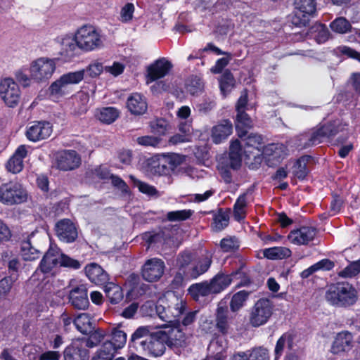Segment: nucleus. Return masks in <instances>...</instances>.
Wrapping results in <instances>:
<instances>
[{
    "instance_id": "f257e3e1",
    "label": "nucleus",
    "mask_w": 360,
    "mask_h": 360,
    "mask_svg": "<svg viewBox=\"0 0 360 360\" xmlns=\"http://www.w3.org/2000/svg\"><path fill=\"white\" fill-rule=\"evenodd\" d=\"M76 41L78 49L84 52H91L104 47L105 38L96 27L86 24L80 26L76 31Z\"/></svg>"
},
{
    "instance_id": "f03ea898",
    "label": "nucleus",
    "mask_w": 360,
    "mask_h": 360,
    "mask_svg": "<svg viewBox=\"0 0 360 360\" xmlns=\"http://www.w3.org/2000/svg\"><path fill=\"white\" fill-rule=\"evenodd\" d=\"M326 299L332 305L347 307L356 302V291L348 283H338L330 286L326 293Z\"/></svg>"
},
{
    "instance_id": "7ed1b4c3",
    "label": "nucleus",
    "mask_w": 360,
    "mask_h": 360,
    "mask_svg": "<svg viewBox=\"0 0 360 360\" xmlns=\"http://www.w3.org/2000/svg\"><path fill=\"white\" fill-rule=\"evenodd\" d=\"M56 68V60L41 57L31 62L29 68L30 77L36 82H46L53 75Z\"/></svg>"
},
{
    "instance_id": "20e7f679",
    "label": "nucleus",
    "mask_w": 360,
    "mask_h": 360,
    "mask_svg": "<svg viewBox=\"0 0 360 360\" xmlns=\"http://www.w3.org/2000/svg\"><path fill=\"white\" fill-rule=\"evenodd\" d=\"M84 76V70L70 72L61 75L49 86V91L51 96L60 97L70 91V86L79 83Z\"/></svg>"
},
{
    "instance_id": "39448f33",
    "label": "nucleus",
    "mask_w": 360,
    "mask_h": 360,
    "mask_svg": "<svg viewBox=\"0 0 360 360\" xmlns=\"http://www.w3.org/2000/svg\"><path fill=\"white\" fill-rule=\"evenodd\" d=\"M27 198V192L18 182L9 181L0 186V202L4 205L20 204Z\"/></svg>"
},
{
    "instance_id": "423d86ee",
    "label": "nucleus",
    "mask_w": 360,
    "mask_h": 360,
    "mask_svg": "<svg viewBox=\"0 0 360 360\" xmlns=\"http://www.w3.org/2000/svg\"><path fill=\"white\" fill-rule=\"evenodd\" d=\"M151 307H155V311L159 318L170 324H178V318L183 314L186 309V303L178 297L174 296L168 306L169 314H165V307L161 304L154 305L152 302H148L145 305Z\"/></svg>"
},
{
    "instance_id": "0eeeda50",
    "label": "nucleus",
    "mask_w": 360,
    "mask_h": 360,
    "mask_svg": "<svg viewBox=\"0 0 360 360\" xmlns=\"http://www.w3.org/2000/svg\"><path fill=\"white\" fill-rule=\"evenodd\" d=\"M274 306L267 299H259L250 310L249 323L259 327L267 323L273 314Z\"/></svg>"
},
{
    "instance_id": "6e6552de",
    "label": "nucleus",
    "mask_w": 360,
    "mask_h": 360,
    "mask_svg": "<svg viewBox=\"0 0 360 360\" xmlns=\"http://www.w3.org/2000/svg\"><path fill=\"white\" fill-rule=\"evenodd\" d=\"M316 3L315 0H295V11L292 22L296 26L306 25L309 18L316 12Z\"/></svg>"
},
{
    "instance_id": "1a4fd4ad",
    "label": "nucleus",
    "mask_w": 360,
    "mask_h": 360,
    "mask_svg": "<svg viewBox=\"0 0 360 360\" xmlns=\"http://www.w3.org/2000/svg\"><path fill=\"white\" fill-rule=\"evenodd\" d=\"M21 96L18 84L12 78H4L0 82V97L9 108L18 105Z\"/></svg>"
},
{
    "instance_id": "9d476101",
    "label": "nucleus",
    "mask_w": 360,
    "mask_h": 360,
    "mask_svg": "<svg viewBox=\"0 0 360 360\" xmlns=\"http://www.w3.org/2000/svg\"><path fill=\"white\" fill-rule=\"evenodd\" d=\"M165 335L162 330L151 333L139 349L152 356H162L165 351Z\"/></svg>"
},
{
    "instance_id": "9b49d317",
    "label": "nucleus",
    "mask_w": 360,
    "mask_h": 360,
    "mask_svg": "<svg viewBox=\"0 0 360 360\" xmlns=\"http://www.w3.org/2000/svg\"><path fill=\"white\" fill-rule=\"evenodd\" d=\"M165 264L160 258H151L147 259L141 268L143 278L148 282H155L163 275Z\"/></svg>"
},
{
    "instance_id": "f8f14e48",
    "label": "nucleus",
    "mask_w": 360,
    "mask_h": 360,
    "mask_svg": "<svg viewBox=\"0 0 360 360\" xmlns=\"http://www.w3.org/2000/svg\"><path fill=\"white\" fill-rule=\"evenodd\" d=\"M52 131V125L49 122H33L27 127L25 136L29 141L37 142L49 138Z\"/></svg>"
},
{
    "instance_id": "ddd939ff",
    "label": "nucleus",
    "mask_w": 360,
    "mask_h": 360,
    "mask_svg": "<svg viewBox=\"0 0 360 360\" xmlns=\"http://www.w3.org/2000/svg\"><path fill=\"white\" fill-rule=\"evenodd\" d=\"M60 250L57 246L51 245L40 262L41 271L45 274L54 275L60 265Z\"/></svg>"
},
{
    "instance_id": "4468645a",
    "label": "nucleus",
    "mask_w": 360,
    "mask_h": 360,
    "mask_svg": "<svg viewBox=\"0 0 360 360\" xmlns=\"http://www.w3.org/2000/svg\"><path fill=\"white\" fill-rule=\"evenodd\" d=\"M172 68V64L166 58L156 60L147 68V83L165 77Z\"/></svg>"
},
{
    "instance_id": "2eb2a0df",
    "label": "nucleus",
    "mask_w": 360,
    "mask_h": 360,
    "mask_svg": "<svg viewBox=\"0 0 360 360\" xmlns=\"http://www.w3.org/2000/svg\"><path fill=\"white\" fill-rule=\"evenodd\" d=\"M56 163L58 168L61 170H72L79 166L81 158L75 150H63L58 153Z\"/></svg>"
},
{
    "instance_id": "dca6fc26",
    "label": "nucleus",
    "mask_w": 360,
    "mask_h": 360,
    "mask_svg": "<svg viewBox=\"0 0 360 360\" xmlns=\"http://www.w3.org/2000/svg\"><path fill=\"white\" fill-rule=\"evenodd\" d=\"M212 257L213 253L205 250L186 272V279L197 278L207 272L212 263Z\"/></svg>"
},
{
    "instance_id": "f3484780",
    "label": "nucleus",
    "mask_w": 360,
    "mask_h": 360,
    "mask_svg": "<svg viewBox=\"0 0 360 360\" xmlns=\"http://www.w3.org/2000/svg\"><path fill=\"white\" fill-rule=\"evenodd\" d=\"M56 233L58 238L64 243L74 242L78 236L75 224L70 219H62L56 224Z\"/></svg>"
},
{
    "instance_id": "a211bd4d",
    "label": "nucleus",
    "mask_w": 360,
    "mask_h": 360,
    "mask_svg": "<svg viewBox=\"0 0 360 360\" xmlns=\"http://www.w3.org/2000/svg\"><path fill=\"white\" fill-rule=\"evenodd\" d=\"M177 324H171L170 326L162 325L161 328H165L162 330L165 335V342L170 347H180L186 344V336Z\"/></svg>"
},
{
    "instance_id": "6ab92c4d",
    "label": "nucleus",
    "mask_w": 360,
    "mask_h": 360,
    "mask_svg": "<svg viewBox=\"0 0 360 360\" xmlns=\"http://www.w3.org/2000/svg\"><path fill=\"white\" fill-rule=\"evenodd\" d=\"M316 231L314 228L302 226L291 231L288 236L289 241L296 245H304L312 241L315 238Z\"/></svg>"
},
{
    "instance_id": "aec40b11",
    "label": "nucleus",
    "mask_w": 360,
    "mask_h": 360,
    "mask_svg": "<svg viewBox=\"0 0 360 360\" xmlns=\"http://www.w3.org/2000/svg\"><path fill=\"white\" fill-rule=\"evenodd\" d=\"M69 297L72 305L77 309L85 310L89 305L87 288L84 284L73 287L70 291Z\"/></svg>"
},
{
    "instance_id": "412c9836",
    "label": "nucleus",
    "mask_w": 360,
    "mask_h": 360,
    "mask_svg": "<svg viewBox=\"0 0 360 360\" xmlns=\"http://www.w3.org/2000/svg\"><path fill=\"white\" fill-rule=\"evenodd\" d=\"M245 149L243 153L250 158L251 156L256 158L260 156L263 145V137L257 134H250L246 137L244 136Z\"/></svg>"
},
{
    "instance_id": "4be33fe9",
    "label": "nucleus",
    "mask_w": 360,
    "mask_h": 360,
    "mask_svg": "<svg viewBox=\"0 0 360 360\" xmlns=\"http://www.w3.org/2000/svg\"><path fill=\"white\" fill-rule=\"evenodd\" d=\"M233 131V125L229 120H224L213 126L211 129V139L215 144L224 141Z\"/></svg>"
},
{
    "instance_id": "5701e85b",
    "label": "nucleus",
    "mask_w": 360,
    "mask_h": 360,
    "mask_svg": "<svg viewBox=\"0 0 360 360\" xmlns=\"http://www.w3.org/2000/svg\"><path fill=\"white\" fill-rule=\"evenodd\" d=\"M127 108L132 115H143L148 109V103L146 97L139 93L131 94L127 101Z\"/></svg>"
},
{
    "instance_id": "b1692460",
    "label": "nucleus",
    "mask_w": 360,
    "mask_h": 360,
    "mask_svg": "<svg viewBox=\"0 0 360 360\" xmlns=\"http://www.w3.org/2000/svg\"><path fill=\"white\" fill-rule=\"evenodd\" d=\"M28 147L25 145L20 146L12 157L6 163V169L9 172L17 174L22 171L23 168V159L27 154Z\"/></svg>"
},
{
    "instance_id": "393cba45",
    "label": "nucleus",
    "mask_w": 360,
    "mask_h": 360,
    "mask_svg": "<svg viewBox=\"0 0 360 360\" xmlns=\"http://www.w3.org/2000/svg\"><path fill=\"white\" fill-rule=\"evenodd\" d=\"M240 274L231 273V274H225L222 272L218 273L209 282L214 294H217L225 290L230 284L234 281L237 275Z\"/></svg>"
},
{
    "instance_id": "a878e982",
    "label": "nucleus",
    "mask_w": 360,
    "mask_h": 360,
    "mask_svg": "<svg viewBox=\"0 0 360 360\" xmlns=\"http://www.w3.org/2000/svg\"><path fill=\"white\" fill-rule=\"evenodd\" d=\"M353 337L347 331L339 333L331 347V352L338 354L341 352L349 351L352 347Z\"/></svg>"
},
{
    "instance_id": "bb28decb",
    "label": "nucleus",
    "mask_w": 360,
    "mask_h": 360,
    "mask_svg": "<svg viewBox=\"0 0 360 360\" xmlns=\"http://www.w3.org/2000/svg\"><path fill=\"white\" fill-rule=\"evenodd\" d=\"M60 45V53L68 58H72L75 55L78 43L76 41V34L74 35L66 34L58 39Z\"/></svg>"
},
{
    "instance_id": "cd10ccee",
    "label": "nucleus",
    "mask_w": 360,
    "mask_h": 360,
    "mask_svg": "<svg viewBox=\"0 0 360 360\" xmlns=\"http://www.w3.org/2000/svg\"><path fill=\"white\" fill-rule=\"evenodd\" d=\"M216 327L219 332L226 333L229 329L231 319L226 306L219 303L216 311Z\"/></svg>"
},
{
    "instance_id": "c85d7f7f",
    "label": "nucleus",
    "mask_w": 360,
    "mask_h": 360,
    "mask_svg": "<svg viewBox=\"0 0 360 360\" xmlns=\"http://www.w3.org/2000/svg\"><path fill=\"white\" fill-rule=\"evenodd\" d=\"M192 259V254L190 252H184L179 255L177 258L179 271L174 278L176 282L180 283L184 279H186V272L191 268L189 265Z\"/></svg>"
},
{
    "instance_id": "c756f323",
    "label": "nucleus",
    "mask_w": 360,
    "mask_h": 360,
    "mask_svg": "<svg viewBox=\"0 0 360 360\" xmlns=\"http://www.w3.org/2000/svg\"><path fill=\"white\" fill-rule=\"evenodd\" d=\"M85 272L89 279L95 284H101L108 280V274L97 264L91 263L85 267Z\"/></svg>"
},
{
    "instance_id": "7c9ffc66",
    "label": "nucleus",
    "mask_w": 360,
    "mask_h": 360,
    "mask_svg": "<svg viewBox=\"0 0 360 360\" xmlns=\"http://www.w3.org/2000/svg\"><path fill=\"white\" fill-rule=\"evenodd\" d=\"M250 193L245 192L238 196L233 205V217L237 221L243 220L247 214V207L248 205Z\"/></svg>"
},
{
    "instance_id": "2f4dec72",
    "label": "nucleus",
    "mask_w": 360,
    "mask_h": 360,
    "mask_svg": "<svg viewBox=\"0 0 360 360\" xmlns=\"http://www.w3.org/2000/svg\"><path fill=\"white\" fill-rule=\"evenodd\" d=\"M235 125L238 136L243 139L246 136L248 129L252 127V121L245 112H238Z\"/></svg>"
},
{
    "instance_id": "473e14b6",
    "label": "nucleus",
    "mask_w": 360,
    "mask_h": 360,
    "mask_svg": "<svg viewBox=\"0 0 360 360\" xmlns=\"http://www.w3.org/2000/svg\"><path fill=\"white\" fill-rule=\"evenodd\" d=\"M73 323L78 331L82 334H87L94 329L93 323L90 314L80 313L74 319Z\"/></svg>"
},
{
    "instance_id": "72a5a7b5",
    "label": "nucleus",
    "mask_w": 360,
    "mask_h": 360,
    "mask_svg": "<svg viewBox=\"0 0 360 360\" xmlns=\"http://www.w3.org/2000/svg\"><path fill=\"white\" fill-rule=\"evenodd\" d=\"M151 330V326H140L131 335L130 341L137 350L143 345L145 339H147L151 333H154Z\"/></svg>"
},
{
    "instance_id": "f704fd0d",
    "label": "nucleus",
    "mask_w": 360,
    "mask_h": 360,
    "mask_svg": "<svg viewBox=\"0 0 360 360\" xmlns=\"http://www.w3.org/2000/svg\"><path fill=\"white\" fill-rule=\"evenodd\" d=\"M242 148L240 141L238 139L231 141L229 148V158L231 167L236 169L241 164Z\"/></svg>"
},
{
    "instance_id": "c9c22d12",
    "label": "nucleus",
    "mask_w": 360,
    "mask_h": 360,
    "mask_svg": "<svg viewBox=\"0 0 360 360\" xmlns=\"http://www.w3.org/2000/svg\"><path fill=\"white\" fill-rule=\"evenodd\" d=\"M188 291L195 300H198L200 297L214 294L209 282L193 284L189 287Z\"/></svg>"
},
{
    "instance_id": "e433bc0d",
    "label": "nucleus",
    "mask_w": 360,
    "mask_h": 360,
    "mask_svg": "<svg viewBox=\"0 0 360 360\" xmlns=\"http://www.w3.org/2000/svg\"><path fill=\"white\" fill-rule=\"evenodd\" d=\"M283 146L278 143L269 144L262 147L260 155L263 156L266 160H278L283 154Z\"/></svg>"
},
{
    "instance_id": "4c0bfd02",
    "label": "nucleus",
    "mask_w": 360,
    "mask_h": 360,
    "mask_svg": "<svg viewBox=\"0 0 360 360\" xmlns=\"http://www.w3.org/2000/svg\"><path fill=\"white\" fill-rule=\"evenodd\" d=\"M104 292L112 304L120 302L123 298L121 287L114 283H108L104 286Z\"/></svg>"
},
{
    "instance_id": "58836bf2",
    "label": "nucleus",
    "mask_w": 360,
    "mask_h": 360,
    "mask_svg": "<svg viewBox=\"0 0 360 360\" xmlns=\"http://www.w3.org/2000/svg\"><path fill=\"white\" fill-rule=\"evenodd\" d=\"M264 256L269 259H282L291 255V251L285 247H274L264 250Z\"/></svg>"
},
{
    "instance_id": "ea45409f",
    "label": "nucleus",
    "mask_w": 360,
    "mask_h": 360,
    "mask_svg": "<svg viewBox=\"0 0 360 360\" xmlns=\"http://www.w3.org/2000/svg\"><path fill=\"white\" fill-rule=\"evenodd\" d=\"M250 292L240 290L233 295L230 302V309L232 312H237L245 306L248 299Z\"/></svg>"
},
{
    "instance_id": "a19ab883",
    "label": "nucleus",
    "mask_w": 360,
    "mask_h": 360,
    "mask_svg": "<svg viewBox=\"0 0 360 360\" xmlns=\"http://www.w3.org/2000/svg\"><path fill=\"white\" fill-rule=\"evenodd\" d=\"M89 96L84 91L78 92L74 97V106L75 112L78 115L85 113L88 109Z\"/></svg>"
},
{
    "instance_id": "79ce46f5",
    "label": "nucleus",
    "mask_w": 360,
    "mask_h": 360,
    "mask_svg": "<svg viewBox=\"0 0 360 360\" xmlns=\"http://www.w3.org/2000/svg\"><path fill=\"white\" fill-rule=\"evenodd\" d=\"M229 221V213L220 209L214 215L212 229L215 231H220L228 226Z\"/></svg>"
},
{
    "instance_id": "37998d69",
    "label": "nucleus",
    "mask_w": 360,
    "mask_h": 360,
    "mask_svg": "<svg viewBox=\"0 0 360 360\" xmlns=\"http://www.w3.org/2000/svg\"><path fill=\"white\" fill-rule=\"evenodd\" d=\"M315 39L318 44L324 43L328 39V30L327 27L322 24H315L310 30L309 32L307 33Z\"/></svg>"
},
{
    "instance_id": "c03bdc74",
    "label": "nucleus",
    "mask_w": 360,
    "mask_h": 360,
    "mask_svg": "<svg viewBox=\"0 0 360 360\" xmlns=\"http://www.w3.org/2000/svg\"><path fill=\"white\" fill-rule=\"evenodd\" d=\"M20 252L22 259L27 261L35 260L40 256L39 251L32 245L30 240L22 242Z\"/></svg>"
},
{
    "instance_id": "a18cd8bd",
    "label": "nucleus",
    "mask_w": 360,
    "mask_h": 360,
    "mask_svg": "<svg viewBox=\"0 0 360 360\" xmlns=\"http://www.w3.org/2000/svg\"><path fill=\"white\" fill-rule=\"evenodd\" d=\"M96 116L101 122L110 124L118 117L119 112L113 107L103 108L98 110Z\"/></svg>"
},
{
    "instance_id": "49530a36",
    "label": "nucleus",
    "mask_w": 360,
    "mask_h": 360,
    "mask_svg": "<svg viewBox=\"0 0 360 360\" xmlns=\"http://www.w3.org/2000/svg\"><path fill=\"white\" fill-rule=\"evenodd\" d=\"M249 360H270L269 351L264 347H255L246 351Z\"/></svg>"
},
{
    "instance_id": "de8ad7c7",
    "label": "nucleus",
    "mask_w": 360,
    "mask_h": 360,
    "mask_svg": "<svg viewBox=\"0 0 360 360\" xmlns=\"http://www.w3.org/2000/svg\"><path fill=\"white\" fill-rule=\"evenodd\" d=\"M130 179L132 180L134 186L138 188L139 191L142 193H144L150 197H158L159 192L153 186L147 183L143 182L133 176H130Z\"/></svg>"
},
{
    "instance_id": "09e8293b",
    "label": "nucleus",
    "mask_w": 360,
    "mask_h": 360,
    "mask_svg": "<svg viewBox=\"0 0 360 360\" xmlns=\"http://www.w3.org/2000/svg\"><path fill=\"white\" fill-rule=\"evenodd\" d=\"M235 80L233 75L229 70H226L219 79V86L221 93L226 96L231 91L234 86Z\"/></svg>"
},
{
    "instance_id": "8fccbe9b",
    "label": "nucleus",
    "mask_w": 360,
    "mask_h": 360,
    "mask_svg": "<svg viewBox=\"0 0 360 360\" xmlns=\"http://www.w3.org/2000/svg\"><path fill=\"white\" fill-rule=\"evenodd\" d=\"M115 352L113 347L110 342H104L92 360H112Z\"/></svg>"
},
{
    "instance_id": "3c124183",
    "label": "nucleus",
    "mask_w": 360,
    "mask_h": 360,
    "mask_svg": "<svg viewBox=\"0 0 360 360\" xmlns=\"http://www.w3.org/2000/svg\"><path fill=\"white\" fill-rule=\"evenodd\" d=\"M330 26L333 31L340 34L346 33L352 28L350 22L343 17H340L334 20L330 23Z\"/></svg>"
},
{
    "instance_id": "603ef678",
    "label": "nucleus",
    "mask_w": 360,
    "mask_h": 360,
    "mask_svg": "<svg viewBox=\"0 0 360 360\" xmlns=\"http://www.w3.org/2000/svg\"><path fill=\"white\" fill-rule=\"evenodd\" d=\"M191 210H182L167 212L166 217L169 221H181L189 219L193 214Z\"/></svg>"
},
{
    "instance_id": "864d4df0",
    "label": "nucleus",
    "mask_w": 360,
    "mask_h": 360,
    "mask_svg": "<svg viewBox=\"0 0 360 360\" xmlns=\"http://www.w3.org/2000/svg\"><path fill=\"white\" fill-rule=\"evenodd\" d=\"M126 342V333L122 330H115L112 334V340L106 342H110L113 347V351L115 352L117 349L123 347Z\"/></svg>"
},
{
    "instance_id": "5fc2aeb1",
    "label": "nucleus",
    "mask_w": 360,
    "mask_h": 360,
    "mask_svg": "<svg viewBox=\"0 0 360 360\" xmlns=\"http://www.w3.org/2000/svg\"><path fill=\"white\" fill-rule=\"evenodd\" d=\"M168 127V122L164 119H156L150 122V131L160 136L166 134Z\"/></svg>"
},
{
    "instance_id": "6e6d98bb",
    "label": "nucleus",
    "mask_w": 360,
    "mask_h": 360,
    "mask_svg": "<svg viewBox=\"0 0 360 360\" xmlns=\"http://www.w3.org/2000/svg\"><path fill=\"white\" fill-rule=\"evenodd\" d=\"M186 86L187 91L192 95H195L201 92L204 87L203 82L198 77H191Z\"/></svg>"
},
{
    "instance_id": "4d7b16f0",
    "label": "nucleus",
    "mask_w": 360,
    "mask_h": 360,
    "mask_svg": "<svg viewBox=\"0 0 360 360\" xmlns=\"http://www.w3.org/2000/svg\"><path fill=\"white\" fill-rule=\"evenodd\" d=\"M307 158L302 157L297 160L293 167V174L298 179H303L307 176L308 171L307 169Z\"/></svg>"
},
{
    "instance_id": "13d9d810",
    "label": "nucleus",
    "mask_w": 360,
    "mask_h": 360,
    "mask_svg": "<svg viewBox=\"0 0 360 360\" xmlns=\"http://www.w3.org/2000/svg\"><path fill=\"white\" fill-rule=\"evenodd\" d=\"M135 6L132 3H127L122 7L120 13V20L122 22L128 23L134 17Z\"/></svg>"
},
{
    "instance_id": "bf43d9fd",
    "label": "nucleus",
    "mask_w": 360,
    "mask_h": 360,
    "mask_svg": "<svg viewBox=\"0 0 360 360\" xmlns=\"http://www.w3.org/2000/svg\"><path fill=\"white\" fill-rule=\"evenodd\" d=\"M96 171H105V172L104 174H98V175L103 179L110 177L112 180V184L115 186L118 187L119 188L122 189L124 191H127V186L126 183L119 176H114L112 174L109 175V174L107 172L108 170L105 168H103L101 167L96 169Z\"/></svg>"
},
{
    "instance_id": "052dcab7",
    "label": "nucleus",
    "mask_w": 360,
    "mask_h": 360,
    "mask_svg": "<svg viewBox=\"0 0 360 360\" xmlns=\"http://www.w3.org/2000/svg\"><path fill=\"white\" fill-rule=\"evenodd\" d=\"M220 245L224 252H231L239 248V241L234 236H228L221 240Z\"/></svg>"
},
{
    "instance_id": "680f3d73",
    "label": "nucleus",
    "mask_w": 360,
    "mask_h": 360,
    "mask_svg": "<svg viewBox=\"0 0 360 360\" xmlns=\"http://www.w3.org/2000/svg\"><path fill=\"white\" fill-rule=\"evenodd\" d=\"M161 139L153 136H143L136 139V143L144 147H159L161 143Z\"/></svg>"
},
{
    "instance_id": "e2e57ef3",
    "label": "nucleus",
    "mask_w": 360,
    "mask_h": 360,
    "mask_svg": "<svg viewBox=\"0 0 360 360\" xmlns=\"http://www.w3.org/2000/svg\"><path fill=\"white\" fill-rule=\"evenodd\" d=\"M292 344V338L290 335H283L277 341L275 347L276 358L281 355L284 347L287 345L288 347L291 348Z\"/></svg>"
},
{
    "instance_id": "0e129e2a",
    "label": "nucleus",
    "mask_w": 360,
    "mask_h": 360,
    "mask_svg": "<svg viewBox=\"0 0 360 360\" xmlns=\"http://www.w3.org/2000/svg\"><path fill=\"white\" fill-rule=\"evenodd\" d=\"M84 70L89 77H96L99 76L103 70H105V67H103L101 63L96 60L90 63L87 66L86 69Z\"/></svg>"
},
{
    "instance_id": "69168bd1",
    "label": "nucleus",
    "mask_w": 360,
    "mask_h": 360,
    "mask_svg": "<svg viewBox=\"0 0 360 360\" xmlns=\"http://www.w3.org/2000/svg\"><path fill=\"white\" fill-rule=\"evenodd\" d=\"M60 266L63 267L72 268L78 269L81 267L80 262L69 256L61 252V257H60Z\"/></svg>"
},
{
    "instance_id": "338daca9",
    "label": "nucleus",
    "mask_w": 360,
    "mask_h": 360,
    "mask_svg": "<svg viewBox=\"0 0 360 360\" xmlns=\"http://www.w3.org/2000/svg\"><path fill=\"white\" fill-rule=\"evenodd\" d=\"M105 334L102 330H96L91 334L86 342V346L88 347H94L99 344L104 338Z\"/></svg>"
},
{
    "instance_id": "774afa93",
    "label": "nucleus",
    "mask_w": 360,
    "mask_h": 360,
    "mask_svg": "<svg viewBox=\"0 0 360 360\" xmlns=\"http://www.w3.org/2000/svg\"><path fill=\"white\" fill-rule=\"evenodd\" d=\"M360 272V261L352 263L344 270L340 271V276L342 277H352Z\"/></svg>"
}]
</instances>
